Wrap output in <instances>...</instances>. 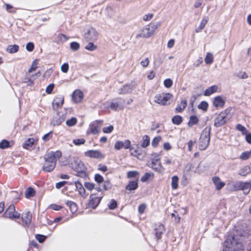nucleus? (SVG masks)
I'll use <instances>...</instances> for the list:
<instances>
[{
    "label": "nucleus",
    "instance_id": "nucleus-1",
    "mask_svg": "<svg viewBox=\"0 0 251 251\" xmlns=\"http://www.w3.org/2000/svg\"><path fill=\"white\" fill-rule=\"evenodd\" d=\"M62 155L61 151H51L44 156L45 163L43 166V170L45 172L52 171L56 165V161Z\"/></svg>",
    "mask_w": 251,
    "mask_h": 251
},
{
    "label": "nucleus",
    "instance_id": "nucleus-2",
    "mask_svg": "<svg viewBox=\"0 0 251 251\" xmlns=\"http://www.w3.org/2000/svg\"><path fill=\"white\" fill-rule=\"evenodd\" d=\"M69 166L76 172L75 174L76 176L82 178H86L88 176L86 172L87 168L84 163L78 158H73L70 161Z\"/></svg>",
    "mask_w": 251,
    "mask_h": 251
},
{
    "label": "nucleus",
    "instance_id": "nucleus-3",
    "mask_svg": "<svg viewBox=\"0 0 251 251\" xmlns=\"http://www.w3.org/2000/svg\"><path fill=\"white\" fill-rule=\"evenodd\" d=\"M243 246L241 242L233 235H229L227 236L224 242L223 251H242Z\"/></svg>",
    "mask_w": 251,
    "mask_h": 251
},
{
    "label": "nucleus",
    "instance_id": "nucleus-4",
    "mask_svg": "<svg viewBox=\"0 0 251 251\" xmlns=\"http://www.w3.org/2000/svg\"><path fill=\"white\" fill-rule=\"evenodd\" d=\"M211 127L206 126L202 131L199 140V149L200 150H204L208 147L210 137Z\"/></svg>",
    "mask_w": 251,
    "mask_h": 251
},
{
    "label": "nucleus",
    "instance_id": "nucleus-5",
    "mask_svg": "<svg viewBox=\"0 0 251 251\" xmlns=\"http://www.w3.org/2000/svg\"><path fill=\"white\" fill-rule=\"evenodd\" d=\"M160 25V22L150 24L142 29L140 34H138L136 36V38L138 39L141 37L147 38L150 37L153 34L155 30Z\"/></svg>",
    "mask_w": 251,
    "mask_h": 251
},
{
    "label": "nucleus",
    "instance_id": "nucleus-6",
    "mask_svg": "<svg viewBox=\"0 0 251 251\" xmlns=\"http://www.w3.org/2000/svg\"><path fill=\"white\" fill-rule=\"evenodd\" d=\"M232 109H227L221 112L215 119L214 125L218 127L224 125L231 117Z\"/></svg>",
    "mask_w": 251,
    "mask_h": 251
},
{
    "label": "nucleus",
    "instance_id": "nucleus-7",
    "mask_svg": "<svg viewBox=\"0 0 251 251\" xmlns=\"http://www.w3.org/2000/svg\"><path fill=\"white\" fill-rule=\"evenodd\" d=\"M102 123V120H96L91 123L87 131V134L91 133L93 134H96L99 133L100 131V128Z\"/></svg>",
    "mask_w": 251,
    "mask_h": 251
},
{
    "label": "nucleus",
    "instance_id": "nucleus-8",
    "mask_svg": "<svg viewBox=\"0 0 251 251\" xmlns=\"http://www.w3.org/2000/svg\"><path fill=\"white\" fill-rule=\"evenodd\" d=\"M125 101L122 98H117L113 100L111 102L109 107L113 110L119 111L124 107Z\"/></svg>",
    "mask_w": 251,
    "mask_h": 251
},
{
    "label": "nucleus",
    "instance_id": "nucleus-9",
    "mask_svg": "<svg viewBox=\"0 0 251 251\" xmlns=\"http://www.w3.org/2000/svg\"><path fill=\"white\" fill-rule=\"evenodd\" d=\"M172 97V95L170 93L158 94L155 96L154 101L159 104L165 105Z\"/></svg>",
    "mask_w": 251,
    "mask_h": 251
},
{
    "label": "nucleus",
    "instance_id": "nucleus-10",
    "mask_svg": "<svg viewBox=\"0 0 251 251\" xmlns=\"http://www.w3.org/2000/svg\"><path fill=\"white\" fill-rule=\"evenodd\" d=\"M98 33L93 27L88 28L84 34V38L87 41H94L97 39Z\"/></svg>",
    "mask_w": 251,
    "mask_h": 251
},
{
    "label": "nucleus",
    "instance_id": "nucleus-11",
    "mask_svg": "<svg viewBox=\"0 0 251 251\" xmlns=\"http://www.w3.org/2000/svg\"><path fill=\"white\" fill-rule=\"evenodd\" d=\"M7 215L10 219H18L20 217V214L16 211L13 204L9 206L6 211L3 214V217H7Z\"/></svg>",
    "mask_w": 251,
    "mask_h": 251
},
{
    "label": "nucleus",
    "instance_id": "nucleus-12",
    "mask_svg": "<svg viewBox=\"0 0 251 251\" xmlns=\"http://www.w3.org/2000/svg\"><path fill=\"white\" fill-rule=\"evenodd\" d=\"M234 186L238 190H242L244 193L247 194L250 191L251 183L238 181L235 183Z\"/></svg>",
    "mask_w": 251,
    "mask_h": 251
},
{
    "label": "nucleus",
    "instance_id": "nucleus-13",
    "mask_svg": "<svg viewBox=\"0 0 251 251\" xmlns=\"http://www.w3.org/2000/svg\"><path fill=\"white\" fill-rule=\"evenodd\" d=\"M84 154L86 156L99 159H102L104 157V154L98 150H89L85 152Z\"/></svg>",
    "mask_w": 251,
    "mask_h": 251
},
{
    "label": "nucleus",
    "instance_id": "nucleus-14",
    "mask_svg": "<svg viewBox=\"0 0 251 251\" xmlns=\"http://www.w3.org/2000/svg\"><path fill=\"white\" fill-rule=\"evenodd\" d=\"M101 197H98L95 194H92L90 197L89 206L95 209L99 205L101 200Z\"/></svg>",
    "mask_w": 251,
    "mask_h": 251
},
{
    "label": "nucleus",
    "instance_id": "nucleus-15",
    "mask_svg": "<svg viewBox=\"0 0 251 251\" xmlns=\"http://www.w3.org/2000/svg\"><path fill=\"white\" fill-rule=\"evenodd\" d=\"M72 100L75 103L80 102L83 99L84 95L80 90H75L72 95Z\"/></svg>",
    "mask_w": 251,
    "mask_h": 251
},
{
    "label": "nucleus",
    "instance_id": "nucleus-16",
    "mask_svg": "<svg viewBox=\"0 0 251 251\" xmlns=\"http://www.w3.org/2000/svg\"><path fill=\"white\" fill-rule=\"evenodd\" d=\"M65 118L66 117L64 115H60L57 114L56 116L53 117L51 122V124L53 126H58L64 121Z\"/></svg>",
    "mask_w": 251,
    "mask_h": 251
},
{
    "label": "nucleus",
    "instance_id": "nucleus-17",
    "mask_svg": "<svg viewBox=\"0 0 251 251\" xmlns=\"http://www.w3.org/2000/svg\"><path fill=\"white\" fill-rule=\"evenodd\" d=\"M64 102V98L63 97L59 96L55 97L52 101V107L53 109L56 110L61 107Z\"/></svg>",
    "mask_w": 251,
    "mask_h": 251
},
{
    "label": "nucleus",
    "instance_id": "nucleus-18",
    "mask_svg": "<svg viewBox=\"0 0 251 251\" xmlns=\"http://www.w3.org/2000/svg\"><path fill=\"white\" fill-rule=\"evenodd\" d=\"M165 231V228L163 225L159 224L156 225L155 228V234L157 239H159L161 237L162 234Z\"/></svg>",
    "mask_w": 251,
    "mask_h": 251
},
{
    "label": "nucleus",
    "instance_id": "nucleus-19",
    "mask_svg": "<svg viewBox=\"0 0 251 251\" xmlns=\"http://www.w3.org/2000/svg\"><path fill=\"white\" fill-rule=\"evenodd\" d=\"M32 215L29 212H26L23 213L22 220L23 223L27 226H29L31 223Z\"/></svg>",
    "mask_w": 251,
    "mask_h": 251
},
{
    "label": "nucleus",
    "instance_id": "nucleus-20",
    "mask_svg": "<svg viewBox=\"0 0 251 251\" xmlns=\"http://www.w3.org/2000/svg\"><path fill=\"white\" fill-rule=\"evenodd\" d=\"M212 181L216 186L217 190H221L225 185V183L221 181L218 176H214L212 178Z\"/></svg>",
    "mask_w": 251,
    "mask_h": 251
},
{
    "label": "nucleus",
    "instance_id": "nucleus-21",
    "mask_svg": "<svg viewBox=\"0 0 251 251\" xmlns=\"http://www.w3.org/2000/svg\"><path fill=\"white\" fill-rule=\"evenodd\" d=\"M225 103V100L221 96L216 97L213 100V105L215 107H223Z\"/></svg>",
    "mask_w": 251,
    "mask_h": 251
},
{
    "label": "nucleus",
    "instance_id": "nucleus-22",
    "mask_svg": "<svg viewBox=\"0 0 251 251\" xmlns=\"http://www.w3.org/2000/svg\"><path fill=\"white\" fill-rule=\"evenodd\" d=\"M134 87V84L131 83L130 84H126L122 88L119 93V94H126L131 92Z\"/></svg>",
    "mask_w": 251,
    "mask_h": 251
},
{
    "label": "nucleus",
    "instance_id": "nucleus-23",
    "mask_svg": "<svg viewBox=\"0 0 251 251\" xmlns=\"http://www.w3.org/2000/svg\"><path fill=\"white\" fill-rule=\"evenodd\" d=\"M138 186V178L136 180L130 181L126 186V190L129 191L135 190L137 189Z\"/></svg>",
    "mask_w": 251,
    "mask_h": 251
},
{
    "label": "nucleus",
    "instance_id": "nucleus-24",
    "mask_svg": "<svg viewBox=\"0 0 251 251\" xmlns=\"http://www.w3.org/2000/svg\"><path fill=\"white\" fill-rule=\"evenodd\" d=\"M187 104L186 100H182L180 103L177 105L175 109L176 112H181L186 108Z\"/></svg>",
    "mask_w": 251,
    "mask_h": 251
},
{
    "label": "nucleus",
    "instance_id": "nucleus-25",
    "mask_svg": "<svg viewBox=\"0 0 251 251\" xmlns=\"http://www.w3.org/2000/svg\"><path fill=\"white\" fill-rule=\"evenodd\" d=\"M151 167L156 172H161L162 171V166L160 161H153L151 160Z\"/></svg>",
    "mask_w": 251,
    "mask_h": 251
},
{
    "label": "nucleus",
    "instance_id": "nucleus-26",
    "mask_svg": "<svg viewBox=\"0 0 251 251\" xmlns=\"http://www.w3.org/2000/svg\"><path fill=\"white\" fill-rule=\"evenodd\" d=\"M218 90V86L213 85L206 89L204 93V95L208 96L217 92Z\"/></svg>",
    "mask_w": 251,
    "mask_h": 251
},
{
    "label": "nucleus",
    "instance_id": "nucleus-27",
    "mask_svg": "<svg viewBox=\"0 0 251 251\" xmlns=\"http://www.w3.org/2000/svg\"><path fill=\"white\" fill-rule=\"evenodd\" d=\"M35 140L33 138H29L27 140H25V143L23 145V147L24 149H29L32 147L34 145Z\"/></svg>",
    "mask_w": 251,
    "mask_h": 251
},
{
    "label": "nucleus",
    "instance_id": "nucleus-28",
    "mask_svg": "<svg viewBox=\"0 0 251 251\" xmlns=\"http://www.w3.org/2000/svg\"><path fill=\"white\" fill-rule=\"evenodd\" d=\"M150 144V139L148 135H146L143 136L142 143L141 144V147L145 148L149 146Z\"/></svg>",
    "mask_w": 251,
    "mask_h": 251
},
{
    "label": "nucleus",
    "instance_id": "nucleus-29",
    "mask_svg": "<svg viewBox=\"0 0 251 251\" xmlns=\"http://www.w3.org/2000/svg\"><path fill=\"white\" fill-rule=\"evenodd\" d=\"M19 50V47L17 45H8L6 48V51L10 53L17 52Z\"/></svg>",
    "mask_w": 251,
    "mask_h": 251
},
{
    "label": "nucleus",
    "instance_id": "nucleus-30",
    "mask_svg": "<svg viewBox=\"0 0 251 251\" xmlns=\"http://www.w3.org/2000/svg\"><path fill=\"white\" fill-rule=\"evenodd\" d=\"M66 203L69 207L70 210L72 213H75L77 210V205L74 202L67 201Z\"/></svg>",
    "mask_w": 251,
    "mask_h": 251
},
{
    "label": "nucleus",
    "instance_id": "nucleus-31",
    "mask_svg": "<svg viewBox=\"0 0 251 251\" xmlns=\"http://www.w3.org/2000/svg\"><path fill=\"white\" fill-rule=\"evenodd\" d=\"M75 185L76 189L78 190L79 194L82 196L84 197L85 193V190L84 188H83L81 183L79 181H77L76 182H75Z\"/></svg>",
    "mask_w": 251,
    "mask_h": 251
},
{
    "label": "nucleus",
    "instance_id": "nucleus-32",
    "mask_svg": "<svg viewBox=\"0 0 251 251\" xmlns=\"http://www.w3.org/2000/svg\"><path fill=\"white\" fill-rule=\"evenodd\" d=\"M178 177L176 176H174L172 177L171 186L173 190H176L178 188Z\"/></svg>",
    "mask_w": 251,
    "mask_h": 251
},
{
    "label": "nucleus",
    "instance_id": "nucleus-33",
    "mask_svg": "<svg viewBox=\"0 0 251 251\" xmlns=\"http://www.w3.org/2000/svg\"><path fill=\"white\" fill-rule=\"evenodd\" d=\"M199 122L198 118L195 116L193 115L190 116L189 121L188 123V126L189 127H192L193 126L196 125Z\"/></svg>",
    "mask_w": 251,
    "mask_h": 251
},
{
    "label": "nucleus",
    "instance_id": "nucleus-34",
    "mask_svg": "<svg viewBox=\"0 0 251 251\" xmlns=\"http://www.w3.org/2000/svg\"><path fill=\"white\" fill-rule=\"evenodd\" d=\"M130 151H131V155L135 157H138L141 154L138 146L136 148H134L133 147H131L130 148Z\"/></svg>",
    "mask_w": 251,
    "mask_h": 251
},
{
    "label": "nucleus",
    "instance_id": "nucleus-35",
    "mask_svg": "<svg viewBox=\"0 0 251 251\" xmlns=\"http://www.w3.org/2000/svg\"><path fill=\"white\" fill-rule=\"evenodd\" d=\"M208 20L207 19L203 18L199 25V26L196 29L195 31L197 33H198L200 31H201L205 27V25L207 23Z\"/></svg>",
    "mask_w": 251,
    "mask_h": 251
},
{
    "label": "nucleus",
    "instance_id": "nucleus-36",
    "mask_svg": "<svg viewBox=\"0 0 251 251\" xmlns=\"http://www.w3.org/2000/svg\"><path fill=\"white\" fill-rule=\"evenodd\" d=\"M251 172V168L249 166H246L241 169L239 172V174L242 176H245Z\"/></svg>",
    "mask_w": 251,
    "mask_h": 251
},
{
    "label": "nucleus",
    "instance_id": "nucleus-37",
    "mask_svg": "<svg viewBox=\"0 0 251 251\" xmlns=\"http://www.w3.org/2000/svg\"><path fill=\"white\" fill-rule=\"evenodd\" d=\"M35 192L34 190L31 188L29 187L25 191V197L27 198H29L30 197H32L35 195Z\"/></svg>",
    "mask_w": 251,
    "mask_h": 251
},
{
    "label": "nucleus",
    "instance_id": "nucleus-38",
    "mask_svg": "<svg viewBox=\"0 0 251 251\" xmlns=\"http://www.w3.org/2000/svg\"><path fill=\"white\" fill-rule=\"evenodd\" d=\"M172 121L174 124L178 125L182 123V118L179 115H176L173 117Z\"/></svg>",
    "mask_w": 251,
    "mask_h": 251
},
{
    "label": "nucleus",
    "instance_id": "nucleus-39",
    "mask_svg": "<svg viewBox=\"0 0 251 251\" xmlns=\"http://www.w3.org/2000/svg\"><path fill=\"white\" fill-rule=\"evenodd\" d=\"M205 62L207 64H211L213 61V56L211 53L208 52L205 58Z\"/></svg>",
    "mask_w": 251,
    "mask_h": 251
},
{
    "label": "nucleus",
    "instance_id": "nucleus-40",
    "mask_svg": "<svg viewBox=\"0 0 251 251\" xmlns=\"http://www.w3.org/2000/svg\"><path fill=\"white\" fill-rule=\"evenodd\" d=\"M236 128L237 130L241 131L243 134L245 135L248 133V131L247 128L240 124H238L236 125Z\"/></svg>",
    "mask_w": 251,
    "mask_h": 251
},
{
    "label": "nucleus",
    "instance_id": "nucleus-41",
    "mask_svg": "<svg viewBox=\"0 0 251 251\" xmlns=\"http://www.w3.org/2000/svg\"><path fill=\"white\" fill-rule=\"evenodd\" d=\"M153 176V174L146 173L141 178V181L143 182H146L150 179L151 177Z\"/></svg>",
    "mask_w": 251,
    "mask_h": 251
},
{
    "label": "nucleus",
    "instance_id": "nucleus-42",
    "mask_svg": "<svg viewBox=\"0 0 251 251\" xmlns=\"http://www.w3.org/2000/svg\"><path fill=\"white\" fill-rule=\"evenodd\" d=\"M68 38L64 34H59L56 37L57 42H64L68 40Z\"/></svg>",
    "mask_w": 251,
    "mask_h": 251
},
{
    "label": "nucleus",
    "instance_id": "nucleus-43",
    "mask_svg": "<svg viewBox=\"0 0 251 251\" xmlns=\"http://www.w3.org/2000/svg\"><path fill=\"white\" fill-rule=\"evenodd\" d=\"M70 48L73 51H77L80 48V45L76 42H73L70 44Z\"/></svg>",
    "mask_w": 251,
    "mask_h": 251
},
{
    "label": "nucleus",
    "instance_id": "nucleus-44",
    "mask_svg": "<svg viewBox=\"0 0 251 251\" xmlns=\"http://www.w3.org/2000/svg\"><path fill=\"white\" fill-rule=\"evenodd\" d=\"M77 123V120L75 118L73 117L66 122V125L69 126H75Z\"/></svg>",
    "mask_w": 251,
    "mask_h": 251
},
{
    "label": "nucleus",
    "instance_id": "nucleus-45",
    "mask_svg": "<svg viewBox=\"0 0 251 251\" xmlns=\"http://www.w3.org/2000/svg\"><path fill=\"white\" fill-rule=\"evenodd\" d=\"M208 106V104L207 102L205 101H201L200 104H199L198 107L200 109H202V110L205 111L207 110Z\"/></svg>",
    "mask_w": 251,
    "mask_h": 251
},
{
    "label": "nucleus",
    "instance_id": "nucleus-46",
    "mask_svg": "<svg viewBox=\"0 0 251 251\" xmlns=\"http://www.w3.org/2000/svg\"><path fill=\"white\" fill-rule=\"evenodd\" d=\"M139 173L137 171H129L127 174V177L129 178H135L137 176L138 177Z\"/></svg>",
    "mask_w": 251,
    "mask_h": 251
},
{
    "label": "nucleus",
    "instance_id": "nucleus-47",
    "mask_svg": "<svg viewBox=\"0 0 251 251\" xmlns=\"http://www.w3.org/2000/svg\"><path fill=\"white\" fill-rule=\"evenodd\" d=\"M97 46L95 45L93 43L89 42L85 47V49L87 50L93 51L97 49Z\"/></svg>",
    "mask_w": 251,
    "mask_h": 251
},
{
    "label": "nucleus",
    "instance_id": "nucleus-48",
    "mask_svg": "<svg viewBox=\"0 0 251 251\" xmlns=\"http://www.w3.org/2000/svg\"><path fill=\"white\" fill-rule=\"evenodd\" d=\"M112 186V184L109 180L103 181V188L104 190H108L111 189Z\"/></svg>",
    "mask_w": 251,
    "mask_h": 251
},
{
    "label": "nucleus",
    "instance_id": "nucleus-49",
    "mask_svg": "<svg viewBox=\"0 0 251 251\" xmlns=\"http://www.w3.org/2000/svg\"><path fill=\"white\" fill-rule=\"evenodd\" d=\"M73 143L76 146H79L84 144L85 142V140L84 138L75 139L73 141Z\"/></svg>",
    "mask_w": 251,
    "mask_h": 251
},
{
    "label": "nucleus",
    "instance_id": "nucleus-50",
    "mask_svg": "<svg viewBox=\"0 0 251 251\" xmlns=\"http://www.w3.org/2000/svg\"><path fill=\"white\" fill-rule=\"evenodd\" d=\"M38 61L39 60L38 59H36L33 61L31 67L28 70L29 73H31L32 71L35 70V69L37 68Z\"/></svg>",
    "mask_w": 251,
    "mask_h": 251
},
{
    "label": "nucleus",
    "instance_id": "nucleus-51",
    "mask_svg": "<svg viewBox=\"0 0 251 251\" xmlns=\"http://www.w3.org/2000/svg\"><path fill=\"white\" fill-rule=\"evenodd\" d=\"M161 140V137L159 136L154 137L151 142L152 146L156 147Z\"/></svg>",
    "mask_w": 251,
    "mask_h": 251
},
{
    "label": "nucleus",
    "instance_id": "nucleus-52",
    "mask_svg": "<svg viewBox=\"0 0 251 251\" xmlns=\"http://www.w3.org/2000/svg\"><path fill=\"white\" fill-rule=\"evenodd\" d=\"M251 153L249 151H245L242 153L240 156V158L242 160H247L251 156Z\"/></svg>",
    "mask_w": 251,
    "mask_h": 251
},
{
    "label": "nucleus",
    "instance_id": "nucleus-53",
    "mask_svg": "<svg viewBox=\"0 0 251 251\" xmlns=\"http://www.w3.org/2000/svg\"><path fill=\"white\" fill-rule=\"evenodd\" d=\"M117 206V203L115 200L112 199L110 201L108 204V207L110 209H115Z\"/></svg>",
    "mask_w": 251,
    "mask_h": 251
},
{
    "label": "nucleus",
    "instance_id": "nucleus-54",
    "mask_svg": "<svg viewBox=\"0 0 251 251\" xmlns=\"http://www.w3.org/2000/svg\"><path fill=\"white\" fill-rule=\"evenodd\" d=\"M47 236L41 235V234H36L35 235V238L39 242V243H43L44 242L45 239H46Z\"/></svg>",
    "mask_w": 251,
    "mask_h": 251
},
{
    "label": "nucleus",
    "instance_id": "nucleus-55",
    "mask_svg": "<svg viewBox=\"0 0 251 251\" xmlns=\"http://www.w3.org/2000/svg\"><path fill=\"white\" fill-rule=\"evenodd\" d=\"M114 129V127L113 126L111 125L107 127H105L102 128V131L104 133H111Z\"/></svg>",
    "mask_w": 251,
    "mask_h": 251
},
{
    "label": "nucleus",
    "instance_id": "nucleus-56",
    "mask_svg": "<svg viewBox=\"0 0 251 251\" xmlns=\"http://www.w3.org/2000/svg\"><path fill=\"white\" fill-rule=\"evenodd\" d=\"M95 180L98 183H100L104 181L102 176L99 174L95 175Z\"/></svg>",
    "mask_w": 251,
    "mask_h": 251
},
{
    "label": "nucleus",
    "instance_id": "nucleus-57",
    "mask_svg": "<svg viewBox=\"0 0 251 251\" xmlns=\"http://www.w3.org/2000/svg\"><path fill=\"white\" fill-rule=\"evenodd\" d=\"M9 142L6 140H2L0 142V148L5 149L9 146Z\"/></svg>",
    "mask_w": 251,
    "mask_h": 251
},
{
    "label": "nucleus",
    "instance_id": "nucleus-58",
    "mask_svg": "<svg viewBox=\"0 0 251 251\" xmlns=\"http://www.w3.org/2000/svg\"><path fill=\"white\" fill-rule=\"evenodd\" d=\"M160 154L157 153H153L151 154V160L153 161H160Z\"/></svg>",
    "mask_w": 251,
    "mask_h": 251
},
{
    "label": "nucleus",
    "instance_id": "nucleus-59",
    "mask_svg": "<svg viewBox=\"0 0 251 251\" xmlns=\"http://www.w3.org/2000/svg\"><path fill=\"white\" fill-rule=\"evenodd\" d=\"M84 186L87 189L91 191L94 188L95 184L91 182H85Z\"/></svg>",
    "mask_w": 251,
    "mask_h": 251
},
{
    "label": "nucleus",
    "instance_id": "nucleus-60",
    "mask_svg": "<svg viewBox=\"0 0 251 251\" xmlns=\"http://www.w3.org/2000/svg\"><path fill=\"white\" fill-rule=\"evenodd\" d=\"M54 86V85L53 83H51V84H50V85H49L46 88V92L49 94H51L53 90Z\"/></svg>",
    "mask_w": 251,
    "mask_h": 251
},
{
    "label": "nucleus",
    "instance_id": "nucleus-61",
    "mask_svg": "<svg viewBox=\"0 0 251 251\" xmlns=\"http://www.w3.org/2000/svg\"><path fill=\"white\" fill-rule=\"evenodd\" d=\"M34 48L33 43L31 42L28 43L26 45V49L28 51H32Z\"/></svg>",
    "mask_w": 251,
    "mask_h": 251
},
{
    "label": "nucleus",
    "instance_id": "nucleus-62",
    "mask_svg": "<svg viewBox=\"0 0 251 251\" xmlns=\"http://www.w3.org/2000/svg\"><path fill=\"white\" fill-rule=\"evenodd\" d=\"M114 147L117 150H120L123 148V142L122 141H117L115 143Z\"/></svg>",
    "mask_w": 251,
    "mask_h": 251
},
{
    "label": "nucleus",
    "instance_id": "nucleus-63",
    "mask_svg": "<svg viewBox=\"0 0 251 251\" xmlns=\"http://www.w3.org/2000/svg\"><path fill=\"white\" fill-rule=\"evenodd\" d=\"M164 84L167 88H170L173 84L172 79H165L164 81Z\"/></svg>",
    "mask_w": 251,
    "mask_h": 251
},
{
    "label": "nucleus",
    "instance_id": "nucleus-64",
    "mask_svg": "<svg viewBox=\"0 0 251 251\" xmlns=\"http://www.w3.org/2000/svg\"><path fill=\"white\" fill-rule=\"evenodd\" d=\"M61 71L64 73H67L69 70V65L68 63H64L61 67Z\"/></svg>",
    "mask_w": 251,
    "mask_h": 251
}]
</instances>
